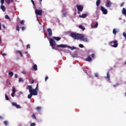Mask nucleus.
I'll use <instances>...</instances> for the list:
<instances>
[{"mask_svg":"<svg viewBox=\"0 0 126 126\" xmlns=\"http://www.w3.org/2000/svg\"><path fill=\"white\" fill-rule=\"evenodd\" d=\"M21 28H22V31H23L24 30H25V27H23Z\"/></svg>","mask_w":126,"mask_h":126,"instance_id":"48","label":"nucleus"},{"mask_svg":"<svg viewBox=\"0 0 126 126\" xmlns=\"http://www.w3.org/2000/svg\"><path fill=\"white\" fill-rule=\"evenodd\" d=\"M76 7H77L78 11L81 12V11H82V10H83V6H82V5L77 4Z\"/></svg>","mask_w":126,"mask_h":126,"instance_id":"6","label":"nucleus"},{"mask_svg":"<svg viewBox=\"0 0 126 126\" xmlns=\"http://www.w3.org/2000/svg\"><path fill=\"white\" fill-rule=\"evenodd\" d=\"M47 32L49 36H52L53 35V32L52 31V29L50 28L47 29Z\"/></svg>","mask_w":126,"mask_h":126,"instance_id":"12","label":"nucleus"},{"mask_svg":"<svg viewBox=\"0 0 126 126\" xmlns=\"http://www.w3.org/2000/svg\"><path fill=\"white\" fill-rule=\"evenodd\" d=\"M16 29L17 31H20V30H19V26L18 25H17Z\"/></svg>","mask_w":126,"mask_h":126,"instance_id":"30","label":"nucleus"},{"mask_svg":"<svg viewBox=\"0 0 126 126\" xmlns=\"http://www.w3.org/2000/svg\"><path fill=\"white\" fill-rule=\"evenodd\" d=\"M25 54H28V52L27 51H26V52H25Z\"/></svg>","mask_w":126,"mask_h":126,"instance_id":"58","label":"nucleus"},{"mask_svg":"<svg viewBox=\"0 0 126 126\" xmlns=\"http://www.w3.org/2000/svg\"><path fill=\"white\" fill-rule=\"evenodd\" d=\"M119 85L118 84H116V85H114L113 86L114 87H116L117 86H118Z\"/></svg>","mask_w":126,"mask_h":126,"instance_id":"54","label":"nucleus"},{"mask_svg":"<svg viewBox=\"0 0 126 126\" xmlns=\"http://www.w3.org/2000/svg\"><path fill=\"white\" fill-rule=\"evenodd\" d=\"M1 55L2 56H6V54L5 53H2V52H1Z\"/></svg>","mask_w":126,"mask_h":126,"instance_id":"50","label":"nucleus"},{"mask_svg":"<svg viewBox=\"0 0 126 126\" xmlns=\"http://www.w3.org/2000/svg\"><path fill=\"white\" fill-rule=\"evenodd\" d=\"M18 77V76L17 75V74H15V78H17Z\"/></svg>","mask_w":126,"mask_h":126,"instance_id":"49","label":"nucleus"},{"mask_svg":"<svg viewBox=\"0 0 126 126\" xmlns=\"http://www.w3.org/2000/svg\"><path fill=\"white\" fill-rule=\"evenodd\" d=\"M10 2H13V0H11Z\"/></svg>","mask_w":126,"mask_h":126,"instance_id":"56","label":"nucleus"},{"mask_svg":"<svg viewBox=\"0 0 126 126\" xmlns=\"http://www.w3.org/2000/svg\"><path fill=\"white\" fill-rule=\"evenodd\" d=\"M69 49H70V50H75V49H76V47L74 46H72V47L70 46Z\"/></svg>","mask_w":126,"mask_h":126,"instance_id":"28","label":"nucleus"},{"mask_svg":"<svg viewBox=\"0 0 126 126\" xmlns=\"http://www.w3.org/2000/svg\"><path fill=\"white\" fill-rule=\"evenodd\" d=\"M79 28L80 29H82V30H83V31H84V30H85V28L82 25L79 26Z\"/></svg>","mask_w":126,"mask_h":126,"instance_id":"21","label":"nucleus"},{"mask_svg":"<svg viewBox=\"0 0 126 126\" xmlns=\"http://www.w3.org/2000/svg\"><path fill=\"white\" fill-rule=\"evenodd\" d=\"M24 80H23V78H20L19 79V82L20 83V82H23Z\"/></svg>","mask_w":126,"mask_h":126,"instance_id":"31","label":"nucleus"},{"mask_svg":"<svg viewBox=\"0 0 126 126\" xmlns=\"http://www.w3.org/2000/svg\"><path fill=\"white\" fill-rule=\"evenodd\" d=\"M70 36L74 40H80V38H83V34L76 33L75 32L71 33Z\"/></svg>","mask_w":126,"mask_h":126,"instance_id":"1","label":"nucleus"},{"mask_svg":"<svg viewBox=\"0 0 126 126\" xmlns=\"http://www.w3.org/2000/svg\"><path fill=\"white\" fill-rule=\"evenodd\" d=\"M34 83V79H32L31 82V84H33Z\"/></svg>","mask_w":126,"mask_h":126,"instance_id":"47","label":"nucleus"},{"mask_svg":"<svg viewBox=\"0 0 126 126\" xmlns=\"http://www.w3.org/2000/svg\"><path fill=\"white\" fill-rule=\"evenodd\" d=\"M36 111H37L38 112H40L41 111V110H42V107L40 106H37L36 108Z\"/></svg>","mask_w":126,"mask_h":126,"instance_id":"23","label":"nucleus"},{"mask_svg":"<svg viewBox=\"0 0 126 126\" xmlns=\"http://www.w3.org/2000/svg\"><path fill=\"white\" fill-rule=\"evenodd\" d=\"M27 49H30V44H28L27 45Z\"/></svg>","mask_w":126,"mask_h":126,"instance_id":"46","label":"nucleus"},{"mask_svg":"<svg viewBox=\"0 0 126 126\" xmlns=\"http://www.w3.org/2000/svg\"><path fill=\"white\" fill-rule=\"evenodd\" d=\"M53 39H54V40H56V41H60V40H61V38L57 37V36H53Z\"/></svg>","mask_w":126,"mask_h":126,"instance_id":"19","label":"nucleus"},{"mask_svg":"<svg viewBox=\"0 0 126 126\" xmlns=\"http://www.w3.org/2000/svg\"><path fill=\"white\" fill-rule=\"evenodd\" d=\"M28 88L31 89L33 92H34L36 94H38V91H39V84H37L36 87L34 89H33V87L32 86H28Z\"/></svg>","mask_w":126,"mask_h":126,"instance_id":"2","label":"nucleus"},{"mask_svg":"<svg viewBox=\"0 0 126 126\" xmlns=\"http://www.w3.org/2000/svg\"><path fill=\"white\" fill-rule=\"evenodd\" d=\"M100 9L103 14H107L108 10L106 9L103 6H101Z\"/></svg>","mask_w":126,"mask_h":126,"instance_id":"7","label":"nucleus"},{"mask_svg":"<svg viewBox=\"0 0 126 126\" xmlns=\"http://www.w3.org/2000/svg\"><path fill=\"white\" fill-rule=\"evenodd\" d=\"M9 75L10 76H13V72L10 71L8 73Z\"/></svg>","mask_w":126,"mask_h":126,"instance_id":"26","label":"nucleus"},{"mask_svg":"<svg viewBox=\"0 0 126 126\" xmlns=\"http://www.w3.org/2000/svg\"><path fill=\"white\" fill-rule=\"evenodd\" d=\"M35 14H36L37 15H42V10L40 9H36L35 10Z\"/></svg>","mask_w":126,"mask_h":126,"instance_id":"9","label":"nucleus"},{"mask_svg":"<svg viewBox=\"0 0 126 126\" xmlns=\"http://www.w3.org/2000/svg\"><path fill=\"white\" fill-rule=\"evenodd\" d=\"M31 1L33 5V6H35V2H34V0H31Z\"/></svg>","mask_w":126,"mask_h":126,"instance_id":"42","label":"nucleus"},{"mask_svg":"<svg viewBox=\"0 0 126 126\" xmlns=\"http://www.w3.org/2000/svg\"><path fill=\"white\" fill-rule=\"evenodd\" d=\"M32 68H33V70H37V69H38V68H37V65L36 64H34V65H33V66L32 67Z\"/></svg>","mask_w":126,"mask_h":126,"instance_id":"22","label":"nucleus"},{"mask_svg":"<svg viewBox=\"0 0 126 126\" xmlns=\"http://www.w3.org/2000/svg\"><path fill=\"white\" fill-rule=\"evenodd\" d=\"M20 23L22 25H24V20H22L20 21Z\"/></svg>","mask_w":126,"mask_h":126,"instance_id":"40","label":"nucleus"},{"mask_svg":"<svg viewBox=\"0 0 126 126\" xmlns=\"http://www.w3.org/2000/svg\"><path fill=\"white\" fill-rule=\"evenodd\" d=\"M5 19H10V18H9V16H8L7 15H5Z\"/></svg>","mask_w":126,"mask_h":126,"instance_id":"32","label":"nucleus"},{"mask_svg":"<svg viewBox=\"0 0 126 126\" xmlns=\"http://www.w3.org/2000/svg\"><path fill=\"white\" fill-rule=\"evenodd\" d=\"M16 52L17 53V54H19L21 57H23V55H22V52H21V51L18 50V51H17Z\"/></svg>","mask_w":126,"mask_h":126,"instance_id":"24","label":"nucleus"},{"mask_svg":"<svg viewBox=\"0 0 126 126\" xmlns=\"http://www.w3.org/2000/svg\"><path fill=\"white\" fill-rule=\"evenodd\" d=\"M38 23H39V24H40V25H41V23H40V21H38Z\"/></svg>","mask_w":126,"mask_h":126,"instance_id":"60","label":"nucleus"},{"mask_svg":"<svg viewBox=\"0 0 126 126\" xmlns=\"http://www.w3.org/2000/svg\"><path fill=\"white\" fill-rule=\"evenodd\" d=\"M32 119H36V116H35V114H32Z\"/></svg>","mask_w":126,"mask_h":126,"instance_id":"41","label":"nucleus"},{"mask_svg":"<svg viewBox=\"0 0 126 126\" xmlns=\"http://www.w3.org/2000/svg\"><path fill=\"white\" fill-rule=\"evenodd\" d=\"M80 40H81V41H83V42H86V43H88L89 42V39H88V38L84 37V35L83 37L80 38Z\"/></svg>","mask_w":126,"mask_h":126,"instance_id":"8","label":"nucleus"},{"mask_svg":"<svg viewBox=\"0 0 126 126\" xmlns=\"http://www.w3.org/2000/svg\"><path fill=\"white\" fill-rule=\"evenodd\" d=\"M87 17V14H83L79 16V17L81 18H85V17Z\"/></svg>","mask_w":126,"mask_h":126,"instance_id":"17","label":"nucleus"},{"mask_svg":"<svg viewBox=\"0 0 126 126\" xmlns=\"http://www.w3.org/2000/svg\"><path fill=\"white\" fill-rule=\"evenodd\" d=\"M100 3H101V0H97L96 1V6H99V5H100Z\"/></svg>","mask_w":126,"mask_h":126,"instance_id":"20","label":"nucleus"},{"mask_svg":"<svg viewBox=\"0 0 126 126\" xmlns=\"http://www.w3.org/2000/svg\"><path fill=\"white\" fill-rule=\"evenodd\" d=\"M3 119V117L2 116H0V120H2Z\"/></svg>","mask_w":126,"mask_h":126,"instance_id":"53","label":"nucleus"},{"mask_svg":"<svg viewBox=\"0 0 126 126\" xmlns=\"http://www.w3.org/2000/svg\"><path fill=\"white\" fill-rule=\"evenodd\" d=\"M15 92H16V90L15 88L13 87L12 89V93L15 94Z\"/></svg>","mask_w":126,"mask_h":126,"instance_id":"29","label":"nucleus"},{"mask_svg":"<svg viewBox=\"0 0 126 126\" xmlns=\"http://www.w3.org/2000/svg\"><path fill=\"white\" fill-rule=\"evenodd\" d=\"M30 94L28 95V99H31L32 98V96H36L38 94H36V93L34 92L31 88L28 89Z\"/></svg>","mask_w":126,"mask_h":126,"instance_id":"3","label":"nucleus"},{"mask_svg":"<svg viewBox=\"0 0 126 126\" xmlns=\"http://www.w3.org/2000/svg\"><path fill=\"white\" fill-rule=\"evenodd\" d=\"M37 20L39 22L40 21H39V19L38 18V17H37Z\"/></svg>","mask_w":126,"mask_h":126,"instance_id":"57","label":"nucleus"},{"mask_svg":"<svg viewBox=\"0 0 126 126\" xmlns=\"http://www.w3.org/2000/svg\"><path fill=\"white\" fill-rule=\"evenodd\" d=\"M5 99L8 101V100H9V98H8V96H7V94H5Z\"/></svg>","mask_w":126,"mask_h":126,"instance_id":"27","label":"nucleus"},{"mask_svg":"<svg viewBox=\"0 0 126 126\" xmlns=\"http://www.w3.org/2000/svg\"><path fill=\"white\" fill-rule=\"evenodd\" d=\"M74 56H77V54H76H76H74Z\"/></svg>","mask_w":126,"mask_h":126,"instance_id":"59","label":"nucleus"},{"mask_svg":"<svg viewBox=\"0 0 126 126\" xmlns=\"http://www.w3.org/2000/svg\"><path fill=\"white\" fill-rule=\"evenodd\" d=\"M3 123L4 124V125H5V126H7V125H8V122H7V121H4Z\"/></svg>","mask_w":126,"mask_h":126,"instance_id":"34","label":"nucleus"},{"mask_svg":"<svg viewBox=\"0 0 126 126\" xmlns=\"http://www.w3.org/2000/svg\"><path fill=\"white\" fill-rule=\"evenodd\" d=\"M0 9L2 10V11H3L4 12V11H5V9H6V8H5V6H4L3 4H1L0 5Z\"/></svg>","mask_w":126,"mask_h":126,"instance_id":"16","label":"nucleus"},{"mask_svg":"<svg viewBox=\"0 0 126 126\" xmlns=\"http://www.w3.org/2000/svg\"><path fill=\"white\" fill-rule=\"evenodd\" d=\"M0 29H1V25L0 24Z\"/></svg>","mask_w":126,"mask_h":126,"instance_id":"55","label":"nucleus"},{"mask_svg":"<svg viewBox=\"0 0 126 126\" xmlns=\"http://www.w3.org/2000/svg\"><path fill=\"white\" fill-rule=\"evenodd\" d=\"M125 63L126 64V62Z\"/></svg>","mask_w":126,"mask_h":126,"instance_id":"64","label":"nucleus"},{"mask_svg":"<svg viewBox=\"0 0 126 126\" xmlns=\"http://www.w3.org/2000/svg\"><path fill=\"white\" fill-rule=\"evenodd\" d=\"M112 4H113V3L110 1H108L105 3V6L106 7H111L112 6Z\"/></svg>","mask_w":126,"mask_h":126,"instance_id":"10","label":"nucleus"},{"mask_svg":"<svg viewBox=\"0 0 126 126\" xmlns=\"http://www.w3.org/2000/svg\"><path fill=\"white\" fill-rule=\"evenodd\" d=\"M109 44L110 46H111V47H113V48H118V46L119 45V43H118V40L110 41Z\"/></svg>","mask_w":126,"mask_h":126,"instance_id":"4","label":"nucleus"},{"mask_svg":"<svg viewBox=\"0 0 126 126\" xmlns=\"http://www.w3.org/2000/svg\"><path fill=\"white\" fill-rule=\"evenodd\" d=\"M94 76L95 77H98V76H99V74H98V73H95Z\"/></svg>","mask_w":126,"mask_h":126,"instance_id":"35","label":"nucleus"},{"mask_svg":"<svg viewBox=\"0 0 126 126\" xmlns=\"http://www.w3.org/2000/svg\"><path fill=\"white\" fill-rule=\"evenodd\" d=\"M78 13H80V12H79V11H78Z\"/></svg>","mask_w":126,"mask_h":126,"instance_id":"61","label":"nucleus"},{"mask_svg":"<svg viewBox=\"0 0 126 126\" xmlns=\"http://www.w3.org/2000/svg\"><path fill=\"white\" fill-rule=\"evenodd\" d=\"M40 1H42V0H39Z\"/></svg>","mask_w":126,"mask_h":126,"instance_id":"63","label":"nucleus"},{"mask_svg":"<svg viewBox=\"0 0 126 126\" xmlns=\"http://www.w3.org/2000/svg\"><path fill=\"white\" fill-rule=\"evenodd\" d=\"M22 73L23 74H26V72H25V71H23L22 72Z\"/></svg>","mask_w":126,"mask_h":126,"instance_id":"51","label":"nucleus"},{"mask_svg":"<svg viewBox=\"0 0 126 126\" xmlns=\"http://www.w3.org/2000/svg\"><path fill=\"white\" fill-rule=\"evenodd\" d=\"M5 1H6V2H7V3H10V0H5Z\"/></svg>","mask_w":126,"mask_h":126,"instance_id":"37","label":"nucleus"},{"mask_svg":"<svg viewBox=\"0 0 126 126\" xmlns=\"http://www.w3.org/2000/svg\"><path fill=\"white\" fill-rule=\"evenodd\" d=\"M105 78L108 81H110V72L108 71L107 72V77Z\"/></svg>","mask_w":126,"mask_h":126,"instance_id":"15","label":"nucleus"},{"mask_svg":"<svg viewBox=\"0 0 126 126\" xmlns=\"http://www.w3.org/2000/svg\"><path fill=\"white\" fill-rule=\"evenodd\" d=\"M113 33L114 35H117V30L116 29L113 30Z\"/></svg>","mask_w":126,"mask_h":126,"instance_id":"25","label":"nucleus"},{"mask_svg":"<svg viewBox=\"0 0 126 126\" xmlns=\"http://www.w3.org/2000/svg\"><path fill=\"white\" fill-rule=\"evenodd\" d=\"M124 4H125V3H124V2L121 3V5H120L121 7H122V6H124Z\"/></svg>","mask_w":126,"mask_h":126,"instance_id":"45","label":"nucleus"},{"mask_svg":"<svg viewBox=\"0 0 126 126\" xmlns=\"http://www.w3.org/2000/svg\"><path fill=\"white\" fill-rule=\"evenodd\" d=\"M1 41V39L0 38V42Z\"/></svg>","mask_w":126,"mask_h":126,"instance_id":"62","label":"nucleus"},{"mask_svg":"<svg viewBox=\"0 0 126 126\" xmlns=\"http://www.w3.org/2000/svg\"><path fill=\"white\" fill-rule=\"evenodd\" d=\"M91 27L92 28H97V27H98V22H95L94 26L93 25V23L92 24Z\"/></svg>","mask_w":126,"mask_h":126,"instance_id":"14","label":"nucleus"},{"mask_svg":"<svg viewBox=\"0 0 126 126\" xmlns=\"http://www.w3.org/2000/svg\"><path fill=\"white\" fill-rule=\"evenodd\" d=\"M79 48H84V46L83 44H80L79 45Z\"/></svg>","mask_w":126,"mask_h":126,"instance_id":"33","label":"nucleus"},{"mask_svg":"<svg viewBox=\"0 0 126 126\" xmlns=\"http://www.w3.org/2000/svg\"><path fill=\"white\" fill-rule=\"evenodd\" d=\"M63 17H65V16H66V13H64L62 15Z\"/></svg>","mask_w":126,"mask_h":126,"instance_id":"38","label":"nucleus"},{"mask_svg":"<svg viewBox=\"0 0 126 126\" xmlns=\"http://www.w3.org/2000/svg\"><path fill=\"white\" fill-rule=\"evenodd\" d=\"M57 48H66L67 46L64 44H60L57 45Z\"/></svg>","mask_w":126,"mask_h":126,"instance_id":"13","label":"nucleus"},{"mask_svg":"<svg viewBox=\"0 0 126 126\" xmlns=\"http://www.w3.org/2000/svg\"><path fill=\"white\" fill-rule=\"evenodd\" d=\"M91 57L93 59H94L95 58V54H92Z\"/></svg>","mask_w":126,"mask_h":126,"instance_id":"43","label":"nucleus"},{"mask_svg":"<svg viewBox=\"0 0 126 126\" xmlns=\"http://www.w3.org/2000/svg\"><path fill=\"white\" fill-rule=\"evenodd\" d=\"M48 79H49V77H48V76H46L45 77V81H47V80H48Z\"/></svg>","mask_w":126,"mask_h":126,"instance_id":"44","label":"nucleus"},{"mask_svg":"<svg viewBox=\"0 0 126 126\" xmlns=\"http://www.w3.org/2000/svg\"><path fill=\"white\" fill-rule=\"evenodd\" d=\"M0 3L1 4L4 3V0H0Z\"/></svg>","mask_w":126,"mask_h":126,"instance_id":"39","label":"nucleus"},{"mask_svg":"<svg viewBox=\"0 0 126 126\" xmlns=\"http://www.w3.org/2000/svg\"><path fill=\"white\" fill-rule=\"evenodd\" d=\"M31 126H36V124L35 123H32L31 124Z\"/></svg>","mask_w":126,"mask_h":126,"instance_id":"36","label":"nucleus"},{"mask_svg":"<svg viewBox=\"0 0 126 126\" xmlns=\"http://www.w3.org/2000/svg\"><path fill=\"white\" fill-rule=\"evenodd\" d=\"M87 62H92V58L90 56H88L87 58L86 59Z\"/></svg>","mask_w":126,"mask_h":126,"instance_id":"18","label":"nucleus"},{"mask_svg":"<svg viewBox=\"0 0 126 126\" xmlns=\"http://www.w3.org/2000/svg\"><path fill=\"white\" fill-rule=\"evenodd\" d=\"M49 43L52 49L56 50V49L55 48V46H56V41H55L53 38H51L49 39Z\"/></svg>","mask_w":126,"mask_h":126,"instance_id":"5","label":"nucleus"},{"mask_svg":"<svg viewBox=\"0 0 126 126\" xmlns=\"http://www.w3.org/2000/svg\"><path fill=\"white\" fill-rule=\"evenodd\" d=\"M12 106H14V107H16V108L17 109H20V108H21V107L20 106V105H18L17 103H16V102H12Z\"/></svg>","mask_w":126,"mask_h":126,"instance_id":"11","label":"nucleus"},{"mask_svg":"<svg viewBox=\"0 0 126 126\" xmlns=\"http://www.w3.org/2000/svg\"><path fill=\"white\" fill-rule=\"evenodd\" d=\"M14 94H15L14 93H12L11 95L12 96V97H14V95H13Z\"/></svg>","mask_w":126,"mask_h":126,"instance_id":"52","label":"nucleus"}]
</instances>
